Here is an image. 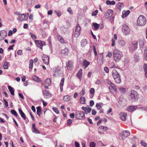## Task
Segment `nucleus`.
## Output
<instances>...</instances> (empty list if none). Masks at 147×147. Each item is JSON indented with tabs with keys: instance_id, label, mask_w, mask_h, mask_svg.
I'll use <instances>...</instances> for the list:
<instances>
[{
	"instance_id": "nucleus-49",
	"label": "nucleus",
	"mask_w": 147,
	"mask_h": 147,
	"mask_svg": "<svg viewBox=\"0 0 147 147\" xmlns=\"http://www.w3.org/2000/svg\"><path fill=\"white\" fill-rule=\"evenodd\" d=\"M93 48V50L94 52L95 56L96 57L97 56V52L96 50V49L94 46H93L92 47Z\"/></svg>"
},
{
	"instance_id": "nucleus-57",
	"label": "nucleus",
	"mask_w": 147,
	"mask_h": 147,
	"mask_svg": "<svg viewBox=\"0 0 147 147\" xmlns=\"http://www.w3.org/2000/svg\"><path fill=\"white\" fill-rule=\"evenodd\" d=\"M4 101V105L5 107L6 108L8 106V105L7 101L5 99H3Z\"/></svg>"
},
{
	"instance_id": "nucleus-62",
	"label": "nucleus",
	"mask_w": 147,
	"mask_h": 147,
	"mask_svg": "<svg viewBox=\"0 0 147 147\" xmlns=\"http://www.w3.org/2000/svg\"><path fill=\"white\" fill-rule=\"evenodd\" d=\"M141 144L142 146L144 147H146L147 146L146 143L144 141H141Z\"/></svg>"
},
{
	"instance_id": "nucleus-7",
	"label": "nucleus",
	"mask_w": 147,
	"mask_h": 147,
	"mask_svg": "<svg viewBox=\"0 0 147 147\" xmlns=\"http://www.w3.org/2000/svg\"><path fill=\"white\" fill-rule=\"evenodd\" d=\"M122 31L124 34L126 35L129 34L130 33V29L128 26L126 24H124L123 25Z\"/></svg>"
},
{
	"instance_id": "nucleus-47",
	"label": "nucleus",
	"mask_w": 147,
	"mask_h": 147,
	"mask_svg": "<svg viewBox=\"0 0 147 147\" xmlns=\"http://www.w3.org/2000/svg\"><path fill=\"white\" fill-rule=\"evenodd\" d=\"M144 58L147 60V47H146L144 52Z\"/></svg>"
},
{
	"instance_id": "nucleus-33",
	"label": "nucleus",
	"mask_w": 147,
	"mask_h": 147,
	"mask_svg": "<svg viewBox=\"0 0 147 147\" xmlns=\"http://www.w3.org/2000/svg\"><path fill=\"white\" fill-rule=\"evenodd\" d=\"M68 48H65L63 50H62L61 51V54L66 55L68 54Z\"/></svg>"
},
{
	"instance_id": "nucleus-12",
	"label": "nucleus",
	"mask_w": 147,
	"mask_h": 147,
	"mask_svg": "<svg viewBox=\"0 0 147 147\" xmlns=\"http://www.w3.org/2000/svg\"><path fill=\"white\" fill-rule=\"evenodd\" d=\"M113 10L109 9L107 10L105 14V16L106 18H110L113 15Z\"/></svg>"
},
{
	"instance_id": "nucleus-4",
	"label": "nucleus",
	"mask_w": 147,
	"mask_h": 147,
	"mask_svg": "<svg viewBox=\"0 0 147 147\" xmlns=\"http://www.w3.org/2000/svg\"><path fill=\"white\" fill-rule=\"evenodd\" d=\"M129 96L133 100H137L138 98V94L137 91L134 90H131Z\"/></svg>"
},
{
	"instance_id": "nucleus-35",
	"label": "nucleus",
	"mask_w": 147,
	"mask_h": 147,
	"mask_svg": "<svg viewBox=\"0 0 147 147\" xmlns=\"http://www.w3.org/2000/svg\"><path fill=\"white\" fill-rule=\"evenodd\" d=\"M120 76L114 78L115 82L117 83H119L121 82Z\"/></svg>"
},
{
	"instance_id": "nucleus-14",
	"label": "nucleus",
	"mask_w": 147,
	"mask_h": 147,
	"mask_svg": "<svg viewBox=\"0 0 147 147\" xmlns=\"http://www.w3.org/2000/svg\"><path fill=\"white\" fill-rule=\"evenodd\" d=\"M66 65L67 69L68 70H71L73 66V63L70 61H68L66 63Z\"/></svg>"
},
{
	"instance_id": "nucleus-52",
	"label": "nucleus",
	"mask_w": 147,
	"mask_h": 147,
	"mask_svg": "<svg viewBox=\"0 0 147 147\" xmlns=\"http://www.w3.org/2000/svg\"><path fill=\"white\" fill-rule=\"evenodd\" d=\"M85 88H82V90L80 92V94L82 96H83L85 94Z\"/></svg>"
},
{
	"instance_id": "nucleus-43",
	"label": "nucleus",
	"mask_w": 147,
	"mask_h": 147,
	"mask_svg": "<svg viewBox=\"0 0 147 147\" xmlns=\"http://www.w3.org/2000/svg\"><path fill=\"white\" fill-rule=\"evenodd\" d=\"M118 43L119 44L122 46L125 45V42L123 40H120L118 41Z\"/></svg>"
},
{
	"instance_id": "nucleus-19",
	"label": "nucleus",
	"mask_w": 147,
	"mask_h": 147,
	"mask_svg": "<svg viewBox=\"0 0 147 147\" xmlns=\"http://www.w3.org/2000/svg\"><path fill=\"white\" fill-rule=\"evenodd\" d=\"M112 76L113 78L120 76L115 69H114L112 71Z\"/></svg>"
},
{
	"instance_id": "nucleus-11",
	"label": "nucleus",
	"mask_w": 147,
	"mask_h": 147,
	"mask_svg": "<svg viewBox=\"0 0 147 147\" xmlns=\"http://www.w3.org/2000/svg\"><path fill=\"white\" fill-rule=\"evenodd\" d=\"M138 42L137 41H133L130 46V49L131 51H134L138 47Z\"/></svg>"
},
{
	"instance_id": "nucleus-24",
	"label": "nucleus",
	"mask_w": 147,
	"mask_h": 147,
	"mask_svg": "<svg viewBox=\"0 0 147 147\" xmlns=\"http://www.w3.org/2000/svg\"><path fill=\"white\" fill-rule=\"evenodd\" d=\"M43 94L45 96H48L49 97H50L51 96V93L48 91L45 90L42 92Z\"/></svg>"
},
{
	"instance_id": "nucleus-23",
	"label": "nucleus",
	"mask_w": 147,
	"mask_h": 147,
	"mask_svg": "<svg viewBox=\"0 0 147 147\" xmlns=\"http://www.w3.org/2000/svg\"><path fill=\"white\" fill-rule=\"evenodd\" d=\"M19 112L20 113L22 117L25 120L26 119L25 115L24 112L22 111V109H18Z\"/></svg>"
},
{
	"instance_id": "nucleus-15",
	"label": "nucleus",
	"mask_w": 147,
	"mask_h": 147,
	"mask_svg": "<svg viewBox=\"0 0 147 147\" xmlns=\"http://www.w3.org/2000/svg\"><path fill=\"white\" fill-rule=\"evenodd\" d=\"M127 114L126 113L123 112L119 114L120 118L123 121H124L126 120V117L127 116Z\"/></svg>"
},
{
	"instance_id": "nucleus-6",
	"label": "nucleus",
	"mask_w": 147,
	"mask_h": 147,
	"mask_svg": "<svg viewBox=\"0 0 147 147\" xmlns=\"http://www.w3.org/2000/svg\"><path fill=\"white\" fill-rule=\"evenodd\" d=\"M81 28L79 24H78L76 27L74 33L75 37L78 38L80 35L81 32Z\"/></svg>"
},
{
	"instance_id": "nucleus-38",
	"label": "nucleus",
	"mask_w": 147,
	"mask_h": 147,
	"mask_svg": "<svg viewBox=\"0 0 147 147\" xmlns=\"http://www.w3.org/2000/svg\"><path fill=\"white\" fill-rule=\"evenodd\" d=\"M36 109L37 114L38 116H40L41 111V107L40 106H38L36 108Z\"/></svg>"
},
{
	"instance_id": "nucleus-45",
	"label": "nucleus",
	"mask_w": 147,
	"mask_h": 147,
	"mask_svg": "<svg viewBox=\"0 0 147 147\" xmlns=\"http://www.w3.org/2000/svg\"><path fill=\"white\" fill-rule=\"evenodd\" d=\"M45 84H47L48 86H50L51 84V82L50 79L47 78L45 81Z\"/></svg>"
},
{
	"instance_id": "nucleus-27",
	"label": "nucleus",
	"mask_w": 147,
	"mask_h": 147,
	"mask_svg": "<svg viewBox=\"0 0 147 147\" xmlns=\"http://www.w3.org/2000/svg\"><path fill=\"white\" fill-rule=\"evenodd\" d=\"M8 89L10 92L11 94L13 95H14V88L11 86H9L8 87Z\"/></svg>"
},
{
	"instance_id": "nucleus-16",
	"label": "nucleus",
	"mask_w": 147,
	"mask_h": 147,
	"mask_svg": "<svg viewBox=\"0 0 147 147\" xmlns=\"http://www.w3.org/2000/svg\"><path fill=\"white\" fill-rule=\"evenodd\" d=\"M109 89L111 92L116 91V88L114 84H112L109 87Z\"/></svg>"
},
{
	"instance_id": "nucleus-32",
	"label": "nucleus",
	"mask_w": 147,
	"mask_h": 147,
	"mask_svg": "<svg viewBox=\"0 0 147 147\" xmlns=\"http://www.w3.org/2000/svg\"><path fill=\"white\" fill-rule=\"evenodd\" d=\"M32 78L33 80H34V81H35L36 82H41L40 80V79L38 77L36 76H32Z\"/></svg>"
},
{
	"instance_id": "nucleus-46",
	"label": "nucleus",
	"mask_w": 147,
	"mask_h": 147,
	"mask_svg": "<svg viewBox=\"0 0 147 147\" xmlns=\"http://www.w3.org/2000/svg\"><path fill=\"white\" fill-rule=\"evenodd\" d=\"M8 63L7 62H5L4 63L3 67L5 69H7L8 68Z\"/></svg>"
},
{
	"instance_id": "nucleus-54",
	"label": "nucleus",
	"mask_w": 147,
	"mask_h": 147,
	"mask_svg": "<svg viewBox=\"0 0 147 147\" xmlns=\"http://www.w3.org/2000/svg\"><path fill=\"white\" fill-rule=\"evenodd\" d=\"M92 108L90 107H88V108H87L86 109V111L85 112V113L86 114H87L88 113L90 112Z\"/></svg>"
},
{
	"instance_id": "nucleus-55",
	"label": "nucleus",
	"mask_w": 147,
	"mask_h": 147,
	"mask_svg": "<svg viewBox=\"0 0 147 147\" xmlns=\"http://www.w3.org/2000/svg\"><path fill=\"white\" fill-rule=\"evenodd\" d=\"M26 3L28 6H30L32 5V1L31 0H27L26 1Z\"/></svg>"
},
{
	"instance_id": "nucleus-34",
	"label": "nucleus",
	"mask_w": 147,
	"mask_h": 147,
	"mask_svg": "<svg viewBox=\"0 0 147 147\" xmlns=\"http://www.w3.org/2000/svg\"><path fill=\"white\" fill-rule=\"evenodd\" d=\"M140 47V48H142L144 45V39H140L139 42Z\"/></svg>"
},
{
	"instance_id": "nucleus-9",
	"label": "nucleus",
	"mask_w": 147,
	"mask_h": 147,
	"mask_svg": "<svg viewBox=\"0 0 147 147\" xmlns=\"http://www.w3.org/2000/svg\"><path fill=\"white\" fill-rule=\"evenodd\" d=\"M35 42L37 47L42 50V46L46 45L45 43L41 40H35Z\"/></svg>"
},
{
	"instance_id": "nucleus-17",
	"label": "nucleus",
	"mask_w": 147,
	"mask_h": 147,
	"mask_svg": "<svg viewBox=\"0 0 147 147\" xmlns=\"http://www.w3.org/2000/svg\"><path fill=\"white\" fill-rule=\"evenodd\" d=\"M121 134L122 135L125 137H127L130 135L129 132L127 130L123 131Z\"/></svg>"
},
{
	"instance_id": "nucleus-51",
	"label": "nucleus",
	"mask_w": 147,
	"mask_h": 147,
	"mask_svg": "<svg viewBox=\"0 0 147 147\" xmlns=\"http://www.w3.org/2000/svg\"><path fill=\"white\" fill-rule=\"evenodd\" d=\"M52 109L57 114L59 113V111H58V109L56 107H53L52 108Z\"/></svg>"
},
{
	"instance_id": "nucleus-59",
	"label": "nucleus",
	"mask_w": 147,
	"mask_h": 147,
	"mask_svg": "<svg viewBox=\"0 0 147 147\" xmlns=\"http://www.w3.org/2000/svg\"><path fill=\"white\" fill-rule=\"evenodd\" d=\"M98 10H96L94 11L92 13V16H95L98 13Z\"/></svg>"
},
{
	"instance_id": "nucleus-2",
	"label": "nucleus",
	"mask_w": 147,
	"mask_h": 147,
	"mask_svg": "<svg viewBox=\"0 0 147 147\" xmlns=\"http://www.w3.org/2000/svg\"><path fill=\"white\" fill-rule=\"evenodd\" d=\"M137 23L138 26H144L146 23V18L143 16H140L137 20Z\"/></svg>"
},
{
	"instance_id": "nucleus-21",
	"label": "nucleus",
	"mask_w": 147,
	"mask_h": 147,
	"mask_svg": "<svg viewBox=\"0 0 147 147\" xmlns=\"http://www.w3.org/2000/svg\"><path fill=\"white\" fill-rule=\"evenodd\" d=\"M87 44V41L86 39H82L81 42V45L82 47H84Z\"/></svg>"
},
{
	"instance_id": "nucleus-29",
	"label": "nucleus",
	"mask_w": 147,
	"mask_h": 147,
	"mask_svg": "<svg viewBox=\"0 0 147 147\" xmlns=\"http://www.w3.org/2000/svg\"><path fill=\"white\" fill-rule=\"evenodd\" d=\"M55 72L56 73V75H60L61 74L62 71L59 67H57L55 68Z\"/></svg>"
},
{
	"instance_id": "nucleus-53",
	"label": "nucleus",
	"mask_w": 147,
	"mask_h": 147,
	"mask_svg": "<svg viewBox=\"0 0 147 147\" xmlns=\"http://www.w3.org/2000/svg\"><path fill=\"white\" fill-rule=\"evenodd\" d=\"M55 13L58 16H60L61 15V12L59 10L55 11Z\"/></svg>"
},
{
	"instance_id": "nucleus-13",
	"label": "nucleus",
	"mask_w": 147,
	"mask_h": 147,
	"mask_svg": "<svg viewBox=\"0 0 147 147\" xmlns=\"http://www.w3.org/2000/svg\"><path fill=\"white\" fill-rule=\"evenodd\" d=\"M138 106H130L127 109V110L130 112L134 111L138 108Z\"/></svg>"
},
{
	"instance_id": "nucleus-28",
	"label": "nucleus",
	"mask_w": 147,
	"mask_h": 147,
	"mask_svg": "<svg viewBox=\"0 0 147 147\" xmlns=\"http://www.w3.org/2000/svg\"><path fill=\"white\" fill-rule=\"evenodd\" d=\"M119 90L120 92L122 94H124L126 92V88H123L122 87H118Z\"/></svg>"
},
{
	"instance_id": "nucleus-44",
	"label": "nucleus",
	"mask_w": 147,
	"mask_h": 147,
	"mask_svg": "<svg viewBox=\"0 0 147 147\" xmlns=\"http://www.w3.org/2000/svg\"><path fill=\"white\" fill-rule=\"evenodd\" d=\"M80 102L81 104H84L85 103V98L84 97H82L80 98Z\"/></svg>"
},
{
	"instance_id": "nucleus-60",
	"label": "nucleus",
	"mask_w": 147,
	"mask_h": 147,
	"mask_svg": "<svg viewBox=\"0 0 147 147\" xmlns=\"http://www.w3.org/2000/svg\"><path fill=\"white\" fill-rule=\"evenodd\" d=\"M104 70L107 73H108L109 72V69L108 67H104Z\"/></svg>"
},
{
	"instance_id": "nucleus-48",
	"label": "nucleus",
	"mask_w": 147,
	"mask_h": 147,
	"mask_svg": "<svg viewBox=\"0 0 147 147\" xmlns=\"http://www.w3.org/2000/svg\"><path fill=\"white\" fill-rule=\"evenodd\" d=\"M11 113L16 117H17L18 116V114L14 110H11Z\"/></svg>"
},
{
	"instance_id": "nucleus-40",
	"label": "nucleus",
	"mask_w": 147,
	"mask_h": 147,
	"mask_svg": "<svg viewBox=\"0 0 147 147\" xmlns=\"http://www.w3.org/2000/svg\"><path fill=\"white\" fill-rule=\"evenodd\" d=\"M106 3L109 5H113L115 4V2L114 1H111L110 0H107Z\"/></svg>"
},
{
	"instance_id": "nucleus-1",
	"label": "nucleus",
	"mask_w": 147,
	"mask_h": 147,
	"mask_svg": "<svg viewBox=\"0 0 147 147\" xmlns=\"http://www.w3.org/2000/svg\"><path fill=\"white\" fill-rule=\"evenodd\" d=\"M114 59L116 62H119L123 57L122 53L117 49H115L113 51Z\"/></svg>"
},
{
	"instance_id": "nucleus-10",
	"label": "nucleus",
	"mask_w": 147,
	"mask_h": 147,
	"mask_svg": "<svg viewBox=\"0 0 147 147\" xmlns=\"http://www.w3.org/2000/svg\"><path fill=\"white\" fill-rule=\"evenodd\" d=\"M42 59L43 61L45 64L46 65H48L49 64V57L44 54L42 56Z\"/></svg>"
},
{
	"instance_id": "nucleus-63",
	"label": "nucleus",
	"mask_w": 147,
	"mask_h": 147,
	"mask_svg": "<svg viewBox=\"0 0 147 147\" xmlns=\"http://www.w3.org/2000/svg\"><path fill=\"white\" fill-rule=\"evenodd\" d=\"M90 93L91 94H93L94 92V89L93 88H91L90 90Z\"/></svg>"
},
{
	"instance_id": "nucleus-8",
	"label": "nucleus",
	"mask_w": 147,
	"mask_h": 147,
	"mask_svg": "<svg viewBox=\"0 0 147 147\" xmlns=\"http://www.w3.org/2000/svg\"><path fill=\"white\" fill-rule=\"evenodd\" d=\"M22 14L19 15L18 18H17V20L19 22L24 21L26 20L28 17V14Z\"/></svg>"
},
{
	"instance_id": "nucleus-61",
	"label": "nucleus",
	"mask_w": 147,
	"mask_h": 147,
	"mask_svg": "<svg viewBox=\"0 0 147 147\" xmlns=\"http://www.w3.org/2000/svg\"><path fill=\"white\" fill-rule=\"evenodd\" d=\"M118 6L119 9H121V7L123 6V3H118Z\"/></svg>"
},
{
	"instance_id": "nucleus-5",
	"label": "nucleus",
	"mask_w": 147,
	"mask_h": 147,
	"mask_svg": "<svg viewBox=\"0 0 147 147\" xmlns=\"http://www.w3.org/2000/svg\"><path fill=\"white\" fill-rule=\"evenodd\" d=\"M76 117L78 119H84L85 114L84 112L78 111L76 113Z\"/></svg>"
},
{
	"instance_id": "nucleus-36",
	"label": "nucleus",
	"mask_w": 147,
	"mask_h": 147,
	"mask_svg": "<svg viewBox=\"0 0 147 147\" xmlns=\"http://www.w3.org/2000/svg\"><path fill=\"white\" fill-rule=\"evenodd\" d=\"M93 25L94 28V30H96L98 29L99 27V24L96 23H93Z\"/></svg>"
},
{
	"instance_id": "nucleus-58",
	"label": "nucleus",
	"mask_w": 147,
	"mask_h": 147,
	"mask_svg": "<svg viewBox=\"0 0 147 147\" xmlns=\"http://www.w3.org/2000/svg\"><path fill=\"white\" fill-rule=\"evenodd\" d=\"M96 144L94 142H91L90 143V147H95Z\"/></svg>"
},
{
	"instance_id": "nucleus-3",
	"label": "nucleus",
	"mask_w": 147,
	"mask_h": 147,
	"mask_svg": "<svg viewBox=\"0 0 147 147\" xmlns=\"http://www.w3.org/2000/svg\"><path fill=\"white\" fill-rule=\"evenodd\" d=\"M118 106L119 108H122L126 105V100L125 98H120L119 99Z\"/></svg>"
},
{
	"instance_id": "nucleus-30",
	"label": "nucleus",
	"mask_w": 147,
	"mask_h": 147,
	"mask_svg": "<svg viewBox=\"0 0 147 147\" xmlns=\"http://www.w3.org/2000/svg\"><path fill=\"white\" fill-rule=\"evenodd\" d=\"M143 68L145 71V75L146 77L147 78V64L144 63L143 65Z\"/></svg>"
},
{
	"instance_id": "nucleus-31",
	"label": "nucleus",
	"mask_w": 147,
	"mask_h": 147,
	"mask_svg": "<svg viewBox=\"0 0 147 147\" xmlns=\"http://www.w3.org/2000/svg\"><path fill=\"white\" fill-rule=\"evenodd\" d=\"M103 104L102 102L97 103L96 105V107L98 110L100 109L102 107Z\"/></svg>"
},
{
	"instance_id": "nucleus-64",
	"label": "nucleus",
	"mask_w": 147,
	"mask_h": 147,
	"mask_svg": "<svg viewBox=\"0 0 147 147\" xmlns=\"http://www.w3.org/2000/svg\"><path fill=\"white\" fill-rule=\"evenodd\" d=\"M75 147H80V144L77 142L75 141Z\"/></svg>"
},
{
	"instance_id": "nucleus-18",
	"label": "nucleus",
	"mask_w": 147,
	"mask_h": 147,
	"mask_svg": "<svg viewBox=\"0 0 147 147\" xmlns=\"http://www.w3.org/2000/svg\"><path fill=\"white\" fill-rule=\"evenodd\" d=\"M1 33V37L3 38L2 39H5L7 36V32L4 30H2L0 31Z\"/></svg>"
},
{
	"instance_id": "nucleus-41",
	"label": "nucleus",
	"mask_w": 147,
	"mask_h": 147,
	"mask_svg": "<svg viewBox=\"0 0 147 147\" xmlns=\"http://www.w3.org/2000/svg\"><path fill=\"white\" fill-rule=\"evenodd\" d=\"M70 99V97L68 95L64 96L63 98V100L65 101H68Z\"/></svg>"
},
{
	"instance_id": "nucleus-20",
	"label": "nucleus",
	"mask_w": 147,
	"mask_h": 147,
	"mask_svg": "<svg viewBox=\"0 0 147 147\" xmlns=\"http://www.w3.org/2000/svg\"><path fill=\"white\" fill-rule=\"evenodd\" d=\"M32 132L36 134H39V132L37 129L35 127V124H33L32 125Z\"/></svg>"
},
{
	"instance_id": "nucleus-22",
	"label": "nucleus",
	"mask_w": 147,
	"mask_h": 147,
	"mask_svg": "<svg viewBox=\"0 0 147 147\" xmlns=\"http://www.w3.org/2000/svg\"><path fill=\"white\" fill-rule=\"evenodd\" d=\"M64 78H62L61 81L60 83V89L61 92H62L63 90V86L64 85Z\"/></svg>"
},
{
	"instance_id": "nucleus-26",
	"label": "nucleus",
	"mask_w": 147,
	"mask_h": 147,
	"mask_svg": "<svg viewBox=\"0 0 147 147\" xmlns=\"http://www.w3.org/2000/svg\"><path fill=\"white\" fill-rule=\"evenodd\" d=\"M90 62L87 61L86 60L84 59V60L82 63V65L85 66V68L87 67L90 64Z\"/></svg>"
},
{
	"instance_id": "nucleus-37",
	"label": "nucleus",
	"mask_w": 147,
	"mask_h": 147,
	"mask_svg": "<svg viewBox=\"0 0 147 147\" xmlns=\"http://www.w3.org/2000/svg\"><path fill=\"white\" fill-rule=\"evenodd\" d=\"M58 40L61 43H63L64 40L63 38L61 35H58L57 36Z\"/></svg>"
},
{
	"instance_id": "nucleus-25",
	"label": "nucleus",
	"mask_w": 147,
	"mask_h": 147,
	"mask_svg": "<svg viewBox=\"0 0 147 147\" xmlns=\"http://www.w3.org/2000/svg\"><path fill=\"white\" fill-rule=\"evenodd\" d=\"M82 69H80L78 73L76 74V76L78 78H79L80 79H81V78L82 76Z\"/></svg>"
},
{
	"instance_id": "nucleus-39",
	"label": "nucleus",
	"mask_w": 147,
	"mask_h": 147,
	"mask_svg": "<svg viewBox=\"0 0 147 147\" xmlns=\"http://www.w3.org/2000/svg\"><path fill=\"white\" fill-rule=\"evenodd\" d=\"M99 129L100 130H102L104 131H106L108 130V128L106 126L101 125L99 127Z\"/></svg>"
},
{
	"instance_id": "nucleus-50",
	"label": "nucleus",
	"mask_w": 147,
	"mask_h": 147,
	"mask_svg": "<svg viewBox=\"0 0 147 147\" xmlns=\"http://www.w3.org/2000/svg\"><path fill=\"white\" fill-rule=\"evenodd\" d=\"M123 14H125V17H126L129 14L130 11L129 10H127L126 11H123Z\"/></svg>"
},
{
	"instance_id": "nucleus-42",
	"label": "nucleus",
	"mask_w": 147,
	"mask_h": 147,
	"mask_svg": "<svg viewBox=\"0 0 147 147\" xmlns=\"http://www.w3.org/2000/svg\"><path fill=\"white\" fill-rule=\"evenodd\" d=\"M33 60L32 59L30 60L29 61V68H30V70H30H32V69L33 66Z\"/></svg>"
},
{
	"instance_id": "nucleus-56",
	"label": "nucleus",
	"mask_w": 147,
	"mask_h": 147,
	"mask_svg": "<svg viewBox=\"0 0 147 147\" xmlns=\"http://www.w3.org/2000/svg\"><path fill=\"white\" fill-rule=\"evenodd\" d=\"M30 34L33 39H35L36 38V35L30 32Z\"/></svg>"
}]
</instances>
